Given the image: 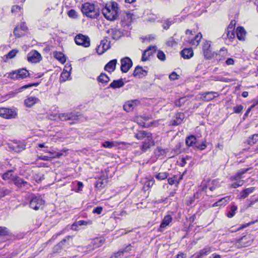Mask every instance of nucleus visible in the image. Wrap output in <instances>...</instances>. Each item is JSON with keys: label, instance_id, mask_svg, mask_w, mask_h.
I'll return each instance as SVG.
<instances>
[{"label": "nucleus", "instance_id": "1", "mask_svg": "<svg viewBox=\"0 0 258 258\" xmlns=\"http://www.w3.org/2000/svg\"><path fill=\"white\" fill-rule=\"evenodd\" d=\"M118 4L112 2L111 5H106L102 9V13L108 20L114 21L118 17Z\"/></svg>", "mask_w": 258, "mask_h": 258}, {"label": "nucleus", "instance_id": "2", "mask_svg": "<svg viewBox=\"0 0 258 258\" xmlns=\"http://www.w3.org/2000/svg\"><path fill=\"white\" fill-rule=\"evenodd\" d=\"M81 11L83 14L91 19H96L100 15L99 9L92 3H84L82 6Z\"/></svg>", "mask_w": 258, "mask_h": 258}, {"label": "nucleus", "instance_id": "3", "mask_svg": "<svg viewBox=\"0 0 258 258\" xmlns=\"http://www.w3.org/2000/svg\"><path fill=\"white\" fill-rule=\"evenodd\" d=\"M249 169V168L240 169L234 176H231L230 179L233 182L230 185V187L235 188L242 186L244 181L241 179L243 178V175Z\"/></svg>", "mask_w": 258, "mask_h": 258}, {"label": "nucleus", "instance_id": "4", "mask_svg": "<svg viewBox=\"0 0 258 258\" xmlns=\"http://www.w3.org/2000/svg\"><path fill=\"white\" fill-rule=\"evenodd\" d=\"M29 73L25 69L12 71L8 74V77L13 80L23 79L29 76Z\"/></svg>", "mask_w": 258, "mask_h": 258}, {"label": "nucleus", "instance_id": "5", "mask_svg": "<svg viewBox=\"0 0 258 258\" xmlns=\"http://www.w3.org/2000/svg\"><path fill=\"white\" fill-rule=\"evenodd\" d=\"M17 116V112L15 108H1L0 116L6 119L15 118Z\"/></svg>", "mask_w": 258, "mask_h": 258}, {"label": "nucleus", "instance_id": "6", "mask_svg": "<svg viewBox=\"0 0 258 258\" xmlns=\"http://www.w3.org/2000/svg\"><path fill=\"white\" fill-rule=\"evenodd\" d=\"M76 43L78 45H81L85 47H88L90 45V38L88 36L79 34L75 38Z\"/></svg>", "mask_w": 258, "mask_h": 258}, {"label": "nucleus", "instance_id": "7", "mask_svg": "<svg viewBox=\"0 0 258 258\" xmlns=\"http://www.w3.org/2000/svg\"><path fill=\"white\" fill-rule=\"evenodd\" d=\"M44 201L39 196L32 197L30 201V207L35 210H38L44 204Z\"/></svg>", "mask_w": 258, "mask_h": 258}, {"label": "nucleus", "instance_id": "8", "mask_svg": "<svg viewBox=\"0 0 258 258\" xmlns=\"http://www.w3.org/2000/svg\"><path fill=\"white\" fill-rule=\"evenodd\" d=\"M253 239L249 235L244 236L237 240L236 244L238 248L246 247L251 245Z\"/></svg>", "mask_w": 258, "mask_h": 258}, {"label": "nucleus", "instance_id": "9", "mask_svg": "<svg viewBox=\"0 0 258 258\" xmlns=\"http://www.w3.org/2000/svg\"><path fill=\"white\" fill-rule=\"evenodd\" d=\"M78 114L75 112L60 113L58 114V118L61 121L77 120L79 116Z\"/></svg>", "mask_w": 258, "mask_h": 258}, {"label": "nucleus", "instance_id": "10", "mask_svg": "<svg viewBox=\"0 0 258 258\" xmlns=\"http://www.w3.org/2000/svg\"><path fill=\"white\" fill-rule=\"evenodd\" d=\"M120 70L122 73H127L133 66L132 60L128 57L122 58L120 60Z\"/></svg>", "mask_w": 258, "mask_h": 258}, {"label": "nucleus", "instance_id": "11", "mask_svg": "<svg viewBox=\"0 0 258 258\" xmlns=\"http://www.w3.org/2000/svg\"><path fill=\"white\" fill-rule=\"evenodd\" d=\"M41 59V54L36 50L30 51L27 55V60L31 63L39 62Z\"/></svg>", "mask_w": 258, "mask_h": 258}, {"label": "nucleus", "instance_id": "12", "mask_svg": "<svg viewBox=\"0 0 258 258\" xmlns=\"http://www.w3.org/2000/svg\"><path fill=\"white\" fill-rule=\"evenodd\" d=\"M203 51L206 59H209L212 57L213 54L211 49V43L210 41H205L203 43Z\"/></svg>", "mask_w": 258, "mask_h": 258}, {"label": "nucleus", "instance_id": "13", "mask_svg": "<svg viewBox=\"0 0 258 258\" xmlns=\"http://www.w3.org/2000/svg\"><path fill=\"white\" fill-rule=\"evenodd\" d=\"M13 181L14 184L19 188L25 187L27 189L30 186V184L26 181L17 176L13 178Z\"/></svg>", "mask_w": 258, "mask_h": 258}, {"label": "nucleus", "instance_id": "14", "mask_svg": "<svg viewBox=\"0 0 258 258\" xmlns=\"http://www.w3.org/2000/svg\"><path fill=\"white\" fill-rule=\"evenodd\" d=\"M173 218L170 215H167L163 218L159 228L158 229V231L162 232L164 231V229L167 226H169L170 224L172 222Z\"/></svg>", "mask_w": 258, "mask_h": 258}, {"label": "nucleus", "instance_id": "15", "mask_svg": "<svg viewBox=\"0 0 258 258\" xmlns=\"http://www.w3.org/2000/svg\"><path fill=\"white\" fill-rule=\"evenodd\" d=\"M139 101L138 100H130L125 103L123 109L127 112L132 111L138 104Z\"/></svg>", "mask_w": 258, "mask_h": 258}, {"label": "nucleus", "instance_id": "16", "mask_svg": "<svg viewBox=\"0 0 258 258\" xmlns=\"http://www.w3.org/2000/svg\"><path fill=\"white\" fill-rule=\"evenodd\" d=\"M154 145V142L152 138V137L151 136L149 138L146 139L144 142L143 143V145L141 146V149L143 152H145L147 151L148 149L151 148V146H153Z\"/></svg>", "mask_w": 258, "mask_h": 258}, {"label": "nucleus", "instance_id": "17", "mask_svg": "<svg viewBox=\"0 0 258 258\" xmlns=\"http://www.w3.org/2000/svg\"><path fill=\"white\" fill-rule=\"evenodd\" d=\"M175 118L170 121V124L172 125H178L182 122L184 118V115L183 113L178 112L176 113Z\"/></svg>", "mask_w": 258, "mask_h": 258}, {"label": "nucleus", "instance_id": "18", "mask_svg": "<svg viewBox=\"0 0 258 258\" xmlns=\"http://www.w3.org/2000/svg\"><path fill=\"white\" fill-rule=\"evenodd\" d=\"M117 61L116 59L109 61L104 67V70L108 73H111L116 68Z\"/></svg>", "mask_w": 258, "mask_h": 258}, {"label": "nucleus", "instance_id": "19", "mask_svg": "<svg viewBox=\"0 0 258 258\" xmlns=\"http://www.w3.org/2000/svg\"><path fill=\"white\" fill-rule=\"evenodd\" d=\"M147 74V72L144 70L142 67L140 66H137L135 70H134L133 75L135 77H138V78H143V77L146 76Z\"/></svg>", "mask_w": 258, "mask_h": 258}, {"label": "nucleus", "instance_id": "20", "mask_svg": "<svg viewBox=\"0 0 258 258\" xmlns=\"http://www.w3.org/2000/svg\"><path fill=\"white\" fill-rule=\"evenodd\" d=\"M39 102V100L34 96L28 97L24 101L25 105L28 107H31L35 104Z\"/></svg>", "mask_w": 258, "mask_h": 258}, {"label": "nucleus", "instance_id": "21", "mask_svg": "<svg viewBox=\"0 0 258 258\" xmlns=\"http://www.w3.org/2000/svg\"><path fill=\"white\" fill-rule=\"evenodd\" d=\"M246 32L243 27H238L236 29V35L237 38L241 41L245 40Z\"/></svg>", "mask_w": 258, "mask_h": 258}, {"label": "nucleus", "instance_id": "22", "mask_svg": "<svg viewBox=\"0 0 258 258\" xmlns=\"http://www.w3.org/2000/svg\"><path fill=\"white\" fill-rule=\"evenodd\" d=\"M151 136H152V134L151 133L144 131H139L135 135V138L138 140H143L144 139H146Z\"/></svg>", "mask_w": 258, "mask_h": 258}, {"label": "nucleus", "instance_id": "23", "mask_svg": "<svg viewBox=\"0 0 258 258\" xmlns=\"http://www.w3.org/2000/svg\"><path fill=\"white\" fill-rule=\"evenodd\" d=\"M229 55L227 50L223 47L220 50L218 54H217V59L219 61L223 60L226 59Z\"/></svg>", "mask_w": 258, "mask_h": 258}, {"label": "nucleus", "instance_id": "24", "mask_svg": "<svg viewBox=\"0 0 258 258\" xmlns=\"http://www.w3.org/2000/svg\"><path fill=\"white\" fill-rule=\"evenodd\" d=\"M181 56L184 59H189L194 55L192 48H184L180 52Z\"/></svg>", "mask_w": 258, "mask_h": 258}, {"label": "nucleus", "instance_id": "25", "mask_svg": "<svg viewBox=\"0 0 258 258\" xmlns=\"http://www.w3.org/2000/svg\"><path fill=\"white\" fill-rule=\"evenodd\" d=\"M218 93L215 92H206L203 94V97L206 101H210L218 96Z\"/></svg>", "mask_w": 258, "mask_h": 258}, {"label": "nucleus", "instance_id": "26", "mask_svg": "<svg viewBox=\"0 0 258 258\" xmlns=\"http://www.w3.org/2000/svg\"><path fill=\"white\" fill-rule=\"evenodd\" d=\"M255 190V187H251L242 190L240 193V199H243L246 198L249 194L252 193Z\"/></svg>", "mask_w": 258, "mask_h": 258}, {"label": "nucleus", "instance_id": "27", "mask_svg": "<svg viewBox=\"0 0 258 258\" xmlns=\"http://www.w3.org/2000/svg\"><path fill=\"white\" fill-rule=\"evenodd\" d=\"M183 173L180 175L178 178L177 175H174L173 177L168 178V182L170 185L178 184L179 181L182 179Z\"/></svg>", "mask_w": 258, "mask_h": 258}, {"label": "nucleus", "instance_id": "28", "mask_svg": "<svg viewBox=\"0 0 258 258\" xmlns=\"http://www.w3.org/2000/svg\"><path fill=\"white\" fill-rule=\"evenodd\" d=\"M124 83L122 79L114 80L110 85L109 87L112 89L119 88L124 86Z\"/></svg>", "mask_w": 258, "mask_h": 258}, {"label": "nucleus", "instance_id": "29", "mask_svg": "<svg viewBox=\"0 0 258 258\" xmlns=\"http://www.w3.org/2000/svg\"><path fill=\"white\" fill-rule=\"evenodd\" d=\"M92 224V222L90 220L85 221V220H80L74 224H73L72 226V229L73 230H77V227L78 226H82V225H90Z\"/></svg>", "mask_w": 258, "mask_h": 258}, {"label": "nucleus", "instance_id": "30", "mask_svg": "<svg viewBox=\"0 0 258 258\" xmlns=\"http://www.w3.org/2000/svg\"><path fill=\"white\" fill-rule=\"evenodd\" d=\"M97 80L99 83L103 84H106L110 80L109 77L104 73H101L98 77Z\"/></svg>", "mask_w": 258, "mask_h": 258}, {"label": "nucleus", "instance_id": "31", "mask_svg": "<svg viewBox=\"0 0 258 258\" xmlns=\"http://www.w3.org/2000/svg\"><path fill=\"white\" fill-rule=\"evenodd\" d=\"M202 37V34L199 33L197 34L193 39H191L189 41V43L193 46H197L199 45V42Z\"/></svg>", "mask_w": 258, "mask_h": 258}, {"label": "nucleus", "instance_id": "32", "mask_svg": "<svg viewBox=\"0 0 258 258\" xmlns=\"http://www.w3.org/2000/svg\"><path fill=\"white\" fill-rule=\"evenodd\" d=\"M197 142V139L195 136L191 135L186 138L185 143L187 146H194Z\"/></svg>", "mask_w": 258, "mask_h": 258}, {"label": "nucleus", "instance_id": "33", "mask_svg": "<svg viewBox=\"0 0 258 258\" xmlns=\"http://www.w3.org/2000/svg\"><path fill=\"white\" fill-rule=\"evenodd\" d=\"M133 14L130 12H125L124 14L123 21L125 22V23L127 25H130L133 20Z\"/></svg>", "mask_w": 258, "mask_h": 258}, {"label": "nucleus", "instance_id": "34", "mask_svg": "<svg viewBox=\"0 0 258 258\" xmlns=\"http://www.w3.org/2000/svg\"><path fill=\"white\" fill-rule=\"evenodd\" d=\"M169 176L167 172H160L154 175L155 177L158 180H162L166 179Z\"/></svg>", "mask_w": 258, "mask_h": 258}, {"label": "nucleus", "instance_id": "35", "mask_svg": "<svg viewBox=\"0 0 258 258\" xmlns=\"http://www.w3.org/2000/svg\"><path fill=\"white\" fill-rule=\"evenodd\" d=\"M54 56L62 63H64L66 61L65 56L62 52H54Z\"/></svg>", "mask_w": 258, "mask_h": 258}, {"label": "nucleus", "instance_id": "36", "mask_svg": "<svg viewBox=\"0 0 258 258\" xmlns=\"http://www.w3.org/2000/svg\"><path fill=\"white\" fill-rule=\"evenodd\" d=\"M103 243V240L100 238H95L91 242V244L93 245V249H95L101 246Z\"/></svg>", "mask_w": 258, "mask_h": 258}, {"label": "nucleus", "instance_id": "37", "mask_svg": "<svg viewBox=\"0 0 258 258\" xmlns=\"http://www.w3.org/2000/svg\"><path fill=\"white\" fill-rule=\"evenodd\" d=\"M67 239L66 238L63 239L62 240H61L59 243L55 245L53 248V251L54 253H57L60 251V250L61 249L64 243L66 242Z\"/></svg>", "mask_w": 258, "mask_h": 258}, {"label": "nucleus", "instance_id": "38", "mask_svg": "<svg viewBox=\"0 0 258 258\" xmlns=\"http://www.w3.org/2000/svg\"><path fill=\"white\" fill-rule=\"evenodd\" d=\"M223 37L225 39L228 38L230 39L234 38L235 37L234 30L227 29L225 34L223 35Z\"/></svg>", "mask_w": 258, "mask_h": 258}, {"label": "nucleus", "instance_id": "39", "mask_svg": "<svg viewBox=\"0 0 258 258\" xmlns=\"http://www.w3.org/2000/svg\"><path fill=\"white\" fill-rule=\"evenodd\" d=\"M12 172H13L12 170H8L7 172L4 173L2 175V178L5 180H9L10 179H12L13 180V178L14 176H13Z\"/></svg>", "mask_w": 258, "mask_h": 258}, {"label": "nucleus", "instance_id": "40", "mask_svg": "<svg viewBox=\"0 0 258 258\" xmlns=\"http://www.w3.org/2000/svg\"><path fill=\"white\" fill-rule=\"evenodd\" d=\"M100 44L102 48H103L105 51L108 50L110 47V42L105 39L101 40Z\"/></svg>", "mask_w": 258, "mask_h": 258}, {"label": "nucleus", "instance_id": "41", "mask_svg": "<svg viewBox=\"0 0 258 258\" xmlns=\"http://www.w3.org/2000/svg\"><path fill=\"white\" fill-rule=\"evenodd\" d=\"M237 210L236 206L233 205L231 206L230 211L227 213V216L229 218L233 217L235 213V211Z\"/></svg>", "mask_w": 258, "mask_h": 258}, {"label": "nucleus", "instance_id": "42", "mask_svg": "<svg viewBox=\"0 0 258 258\" xmlns=\"http://www.w3.org/2000/svg\"><path fill=\"white\" fill-rule=\"evenodd\" d=\"M12 190L9 189H7L6 188H2L0 189V199L3 197H5L6 196L9 195Z\"/></svg>", "mask_w": 258, "mask_h": 258}, {"label": "nucleus", "instance_id": "43", "mask_svg": "<svg viewBox=\"0 0 258 258\" xmlns=\"http://www.w3.org/2000/svg\"><path fill=\"white\" fill-rule=\"evenodd\" d=\"M43 151L50 154L51 158L58 157L59 156L58 153L55 152L53 148H51L50 150H44Z\"/></svg>", "mask_w": 258, "mask_h": 258}, {"label": "nucleus", "instance_id": "44", "mask_svg": "<svg viewBox=\"0 0 258 258\" xmlns=\"http://www.w3.org/2000/svg\"><path fill=\"white\" fill-rule=\"evenodd\" d=\"M211 252L210 248H205L203 249H202L199 255L198 256V258H200V257H202L204 255H208L209 253H210Z\"/></svg>", "mask_w": 258, "mask_h": 258}, {"label": "nucleus", "instance_id": "45", "mask_svg": "<svg viewBox=\"0 0 258 258\" xmlns=\"http://www.w3.org/2000/svg\"><path fill=\"white\" fill-rule=\"evenodd\" d=\"M70 76V73H66L62 71L60 77V82H65L66 80L69 79Z\"/></svg>", "mask_w": 258, "mask_h": 258}, {"label": "nucleus", "instance_id": "46", "mask_svg": "<svg viewBox=\"0 0 258 258\" xmlns=\"http://www.w3.org/2000/svg\"><path fill=\"white\" fill-rule=\"evenodd\" d=\"M157 47L156 46H150L148 48L145 50V51H148V53L147 54L148 57H150V55H152V54L155 52L156 50Z\"/></svg>", "mask_w": 258, "mask_h": 258}, {"label": "nucleus", "instance_id": "47", "mask_svg": "<svg viewBox=\"0 0 258 258\" xmlns=\"http://www.w3.org/2000/svg\"><path fill=\"white\" fill-rule=\"evenodd\" d=\"M258 140V134H254L250 137L248 140L249 144H254Z\"/></svg>", "mask_w": 258, "mask_h": 258}, {"label": "nucleus", "instance_id": "48", "mask_svg": "<svg viewBox=\"0 0 258 258\" xmlns=\"http://www.w3.org/2000/svg\"><path fill=\"white\" fill-rule=\"evenodd\" d=\"M10 148L14 152H17V153L20 152L24 149V148L22 146H20V145H17V144H16L15 146H13L12 147H10Z\"/></svg>", "mask_w": 258, "mask_h": 258}, {"label": "nucleus", "instance_id": "49", "mask_svg": "<svg viewBox=\"0 0 258 258\" xmlns=\"http://www.w3.org/2000/svg\"><path fill=\"white\" fill-rule=\"evenodd\" d=\"M18 52V51L17 49H13L6 55V57L10 59L13 58L16 56Z\"/></svg>", "mask_w": 258, "mask_h": 258}, {"label": "nucleus", "instance_id": "50", "mask_svg": "<svg viewBox=\"0 0 258 258\" xmlns=\"http://www.w3.org/2000/svg\"><path fill=\"white\" fill-rule=\"evenodd\" d=\"M9 230L5 227H0V237L8 235Z\"/></svg>", "mask_w": 258, "mask_h": 258}, {"label": "nucleus", "instance_id": "51", "mask_svg": "<svg viewBox=\"0 0 258 258\" xmlns=\"http://www.w3.org/2000/svg\"><path fill=\"white\" fill-rule=\"evenodd\" d=\"M14 34L17 37H20L24 35L23 33L19 29V27H17L14 29Z\"/></svg>", "mask_w": 258, "mask_h": 258}, {"label": "nucleus", "instance_id": "52", "mask_svg": "<svg viewBox=\"0 0 258 258\" xmlns=\"http://www.w3.org/2000/svg\"><path fill=\"white\" fill-rule=\"evenodd\" d=\"M185 97L180 98L175 101V105L176 106L180 107L185 103Z\"/></svg>", "mask_w": 258, "mask_h": 258}, {"label": "nucleus", "instance_id": "53", "mask_svg": "<svg viewBox=\"0 0 258 258\" xmlns=\"http://www.w3.org/2000/svg\"><path fill=\"white\" fill-rule=\"evenodd\" d=\"M157 56L158 59L162 61H164L166 59V56L164 53L161 51L159 50L157 52Z\"/></svg>", "mask_w": 258, "mask_h": 258}, {"label": "nucleus", "instance_id": "54", "mask_svg": "<svg viewBox=\"0 0 258 258\" xmlns=\"http://www.w3.org/2000/svg\"><path fill=\"white\" fill-rule=\"evenodd\" d=\"M102 146L106 148H112L114 147V144L112 142H110L109 141H105L102 143Z\"/></svg>", "mask_w": 258, "mask_h": 258}, {"label": "nucleus", "instance_id": "55", "mask_svg": "<svg viewBox=\"0 0 258 258\" xmlns=\"http://www.w3.org/2000/svg\"><path fill=\"white\" fill-rule=\"evenodd\" d=\"M243 107L242 105H238L233 107L234 112L236 113H239L243 110Z\"/></svg>", "mask_w": 258, "mask_h": 258}, {"label": "nucleus", "instance_id": "56", "mask_svg": "<svg viewBox=\"0 0 258 258\" xmlns=\"http://www.w3.org/2000/svg\"><path fill=\"white\" fill-rule=\"evenodd\" d=\"M68 15L70 18H76L78 16L77 13L74 10H71L68 12Z\"/></svg>", "mask_w": 258, "mask_h": 258}, {"label": "nucleus", "instance_id": "57", "mask_svg": "<svg viewBox=\"0 0 258 258\" xmlns=\"http://www.w3.org/2000/svg\"><path fill=\"white\" fill-rule=\"evenodd\" d=\"M171 24V21H170L169 19L166 20L163 23V27L164 29L167 30Z\"/></svg>", "mask_w": 258, "mask_h": 258}, {"label": "nucleus", "instance_id": "58", "mask_svg": "<svg viewBox=\"0 0 258 258\" xmlns=\"http://www.w3.org/2000/svg\"><path fill=\"white\" fill-rule=\"evenodd\" d=\"M11 11L13 13H17L19 12H21V8L19 6H14L12 8Z\"/></svg>", "mask_w": 258, "mask_h": 258}, {"label": "nucleus", "instance_id": "59", "mask_svg": "<svg viewBox=\"0 0 258 258\" xmlns=\"http://www.w3.org/2000/svg\"><path fill=\"white\" fill-rule=\"evenodd\" d=\"M235 25H236V21L235 20H231L230 24H229L227 29H228L229 30H234Z\"/></svg>", "mask_w": 258, "mask_h": 258}, {"label": "nucleus", "instance_id": "60", "mask_svg": "<svg viewBox=\"0 0 258 258\" xmlns=\"http://www.w3.org/2000/svg\"><path fill=\"white\" fill-rule=\"evenodd\" d=\"M178 75L176 74V73L173 72H172L169 76V78L170 80H175L178 79Z\"/></svg>", "mask_w": 258, "mask_h": 258}, {"label": "nucleus", "instance_id": "61", "mask_svg": "<svg viewBox=\"0 0 258 258\" xmlns=\"http://www.w3.org/2000/svg\"><path fill=\"white\" fill-rule=\"evenodd\" d=\"M19 27V29L21 30V31L23 33V34H24V33L26 31L27 29V27L25 24V23H22L21 24L20 27Z\"/></svg>", "mask_w": 258, "mask_h": 258}, {"label": "nucleus", "instance_id": "62", "mask_svg": "<svg viewBox=\"0 0 258 258\" xmlns=\"http://www.w3.org/2000/svg\"><path fill=\"white\" fill-rule=\"evenodd\" d=\"M154 181L153 179L147 180L145 183L144 186H147L148 187L150 188L153 186V185L154 184Z\"/></svg>", "mask_w": 258, "mask_h": 258}, {"label": "nucleus", "instance_id": "63", "mask_svg": "<svg viewBox=\"0 0 258 258\" xmlns=\"http://www.w3.org/2000/svg\"><path fill=\"white\" fill-rule=\"evenodd\" d=\"M234 60L232 58H227L225 63L227 66L233 65L234 64Z\"/></svg>", "mask_w": 258, "mask_h": 258}, {"label": "nucleus", "instance_id": "64", "mask_svg": "<svg viewBox=\"0 0 258 258\" xmlns=\"http://www.w3.org/2000/svg\"><path fill=\"white\" fill-rule=\"evenodd\" d=\"M102 208L101 207H97L93 209V212L97 214H100L102 211Z\"/></svg>", "mask_w": 258, "mask_h": 258}]
</instances>
